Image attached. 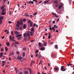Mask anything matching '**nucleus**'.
I'll return each mask as SVG.
<instances>
[{"instance_id":"obj_1","label":"nucleus","mask_w":74,"mask_h":74,"mask_svg":"<svg viewBox=\"0 0 74 74\" xmlns=\"http://www.w3.org/2000/svg\"><path fill=\"white\" fill-rule=\"evenodd\" d=\"M23 20H20V21L19 22V21H17V23L19 25H23V23L22 22V21Z\"/></svg>"},{"instance_id":"obj_2","label":"nucleus","mask_w":74,"mask_h":74,"mask_svg":"<svg viewBox=\"0 0 74 74\" xmlns=\"http://www.w3.org/2000/svg\"><path fill=\"white\" fill-rule=\"evenodd\" d=\"M6 63L5 60V61L4 60L2 61V66L4 67L5 65V64Z\"/></svg>"},{"instance_id":"obj_3","label":"nucleus","mask_w":74,"mask_h":74,"mask_svg":"<svg viewBox=\"0 0 74 74\" xmlns=\"http://www.w3.org/2000/svg\"><path fill=\"white\" fill-rule=\"evenodd\" d=\"M61 70L62 71H65L66 69L64 68V66H62L61 67Z\"/></svg>"},{"instance_id":"obj_4","label":"nucleus","mask_w":74,"mask_h":74,"mask_svg":"<svg viewBox=\"0 0 74 74\" xmlns=\"http://www.w3.org/2000/svg\"><path fill=\"white\" fill-rule=\"evenodd\" d=\"M22 59V57H20L19 56H18V57L17 58V59L19 60H21Z\"/></svg>"},{"instance_id":"obj_5","label":"nucleus","mask_w":74,"mask_h":74,"mask_svg":"<svg viewBox=\"0 0 74 74\" xmlns=\"http://www.w3.org/2000/svg\"><path fill=\"white\" fill-rule=\"evenodd\" d=\"M45 48L44 47H42L40 48V49L41 51H43L45 50Z\"/></svg>"},{"instance_id":"obj_6","label":"nucleus","mask_w":74,"mask_h":74,"mask_svg":"<svg viewBox=\"0 0 74 74\" xmlns=\"http://www.w3.org/2000/svg\"><path fill=\"white\" fill-rule=\"evenodd\" d=\"M14 33L16 35H18L19 34V32L17 31H14Z\"/></svg>"},{"instance_id":"obj_7","label":"nucleus","mask_w":74,"mask_h":74,"mask_svg":"<svg viewBox=\"0 0 74 74\" xmlns=\"http://www.w3.org/2000/svg\"><path fill=\"white\" fill-rule=\"evenodd\" d=\"M49 2V1H44V4L45 5L46 4H47Z\"/></svg>"},{"instance_id":"obj_8","label":"nucleus","mask_w":74,"mask_h":74,"mask_svg":"<svg viewBox=\"0 0 74 74\" xmlns=\"http://www.w3.org/2000/svg\"><path fill=\"white\" fill-rule=\"evenodd\" d=\"M25 16L29 17L30 16L28 15V13H25Z\"/></svg>"},{"instance_id":"obj_9","label":"nucleus","mask_w":74,"mask_h":74,"mask_svg":"<svg viewBox=\"0 0 74 74\" xmlns=\"http://www.w3.org/2000/svg\"><path fill=\"white\" fill-rule=\"evenodd\" d=\"M24 74H29V72L27 71H24Z\"/></svg>"},{"instance_id":"obj_10","label":"nucleus","mask_w":74,"mask_h":74,"mask_svg":"<svg viewBox=\"0 0 74 74\" xmlns=\"http://www.w3.org/2000/svg\"><path fill=\"white\" fill-rule=\"evenodd\" d=\"M6 45L8 47H9L10 45V43L9 42H6Z\"/></svg>"},{"instance_id":"obj_11","label":"nucleus","mask_w":74,"mask_h":74,"mask_svg":"<svg viewBox=\"0 0 74 74\" xmlns=\"http://www.w3.org/2000/svg\"><path fill=\"white\" fill-rule=\"evenodd\" d=\"M5 51L7 52L8 50V47H5Z\"/></svg>"},{"instance_id":"obj_12","label":"nucleus","mask_w":74,"mask_h":74,"mask_svg":"<svg viewBox=\"0 0 74 74\" xmlns=\"http://www.w3.org/2000/svg\"><path fill=\"white\" fill-rule=\"evenodd\" d=\"M25 52H23V57H25Z\"/></svg>"},{"instance_id":"obj_13","label":"nucleus","mask_w":74,"mask_h":74,"mask_svg":"<svg viewBox=\"0 0 74 74\" xmlns=\"http://www.w3.org/2000/svg\"><path fill=\"white\" fill-rule=\"evenodd\" d=\"M4 17L3 16H1L0 17V20H2L3 19Z\"/></svg>"},{"instance_id":"obj_14","label":"nucleus","mask_w":74,"mask_h":74,"mask_svg":"<svg viewBox=\"0 0 74 74\" xmlns=\"http://www.w3.org/2000/svg\"><path fill=\"white\" fill-rule=\"evenodd\" d=\"M73 64H70V63H68V64H67V66H71Z\"/></svg>"},{"instance_id":"obj_15","label":"nucleus","mask_w":74,"mask_h":74,"mask_svg":"<svg viewBox=\"0 0 74 74\" xmlns=\"http://www.w3.org/2000/svg\"><path fill=\"white\" fill-rule=\"evenodd\" d=\"M54 3L56 4H58V1H54Z\"/></svg>"},{"instance_id":"obj_16","label":"nucleus","mask_w":74,"mask_h":74,"mask_svg":"<svg viewBox=\"0 0 74 74\" xmlns=\"http://www.w3.org/2000/svg\"><path fill=\"white\" fill-rule=\"evenodd\" d=\"M44 46L45 47L47 45V42H44Z\"/></svg>"},{"instance_id":"obj_17","label":"nucleus","mask_w":74,"mask_h":74,"mask_svg":"<svg viewBox=\"0 0 74 74\" xmlns=\"http://www.w3.org/2000/svg\"><path fill=\"white\" fill-rule=\"evenodd\" d=\"M23 36L25 37H27V35L26 33H24L23 34Z\"/></svg>"},{"instance_id":"obj_18","label":"nucleus","mask_w":74,"mask_h":74,"mask_svg":"<svg viewBox=\"0 0 74 74\" xmlns=\"http://www.w3.org/2000/svg\"><path fill=\"white\" fill-rule=\"evenodd\" d=\"M23 28L24 29H25L26 28V25L25 24H24L23 25Z\"/></svg>"},{"instance_id":"obj_19","label":"nucleus","mask_w":74,"mask_h":74,"mask_svg":"<svg viewBox=\"0 0 74 74\" xmlns=\"http://www.w3.org/2000/svg\"><path fill=\"white\" fill-rule=\"evenodd\" d=\"M38 45L40 47H41L42 46V45L40 42H39L38 43Z\"/></svg>"},{"instance_id":"obj_20","label":"nucleus","mask_w":74,"mask_h":74,"mask_svg":"<svg viewBox=\"0 0 74 74\" xmlns=\"http://www.w3.org/2000/svg\"><path fill=\"white\" fill-rule=\"evenodd\" d=\"M31 31L32 32H34V28L32 27L31 29Z\"/></svg>"},{"instance_id":"obj_21","label":"nucleus","mask_w":74,"mask_h":74,"mask_svg":"<svg viewBox=\"0 0 74 74\" xmlns=\"http://www.w3.org/2000/svg\"><path fill=\"white\" fill-rule=\"evenodd\" d=\"M5 8V6H2V7H1V10H3V9H4V8Z\"/></svg>"},{"instance_id":"obj_22","label":"nucleus","mask_w":74,"mask_h":74,"mask_svg":"<svg viewBox=\"0 0 74 74\" xmlns=\"http://www.w3.org/2000/svg\"><path fill=\"white\" fill-rule=\"evenodd\" d=\"M5 12H2V13H1V14H2V15H5Z\"/></svg>"},{"instance_id":"obj_23","label":"nucleus","mask_w":74,"mask_h":74,"mask_svg":"<svg viewBox=\"0 0 74 74\" xmlns=\"http://www.w3.org/2000/svg\"><path fill=\"white\" fill-rule=\"evenodd\" d=\"M43 61L42 60H41L40 62L39 63V65H40V64H42Z\"/></svg>"},{"instance_id":"obj_24","label":"nucleus","mask_w":74,"mask_h":74,"mask_svg":"<svg viewBox=\"0 0 74 74\" xmlns=\"http://www.w3.org/2000/svg\"><path fill=\"white\" fill-rule=\"evenodd\" d=\"M52 29L53 30H54V32L55 31V29L54 27H52Z\"/></svg>"},{"instance_id":"obj_25","label":"nucleus","mask_w":74,"mask_h":74,"mask_svg":"<svg viewBox=\"0 0 74 74\" xmlns=\"http://www.w3.org/2000/svg\"><path fill=\"white\" fill-rule=\"evenodd\" d=\"M33 32H30V35L32 36L33 35Z\"/></svg>"},{"instance_id":"obj_26","label":"nucleus","mask_w":74,"mask_h":74,"mask_svg":"<svg viewBox=\"0 0 74 74\" xmlns=\"http://www.w3.org/2000/svg\"><path fill=\"white\" fill-rule=\"evenodd\" d=\"M14 69L16 70V73L18 71L16 67L14 68Z\"/></svg>"},{"instance_id":"obj_27","label":"nucleus","mask_w":74,"mask_h":74,"mask_svg":"<svg viewBox=\"0 0 74 74\" xmlns=\"http://www.w3.org/2000/svg\"><path fill=\"white\" fill-rule=\"evenodd\" d=\"M22 36V34H20V35H17L16 36H17V37H18L21 36Z\"/></svg>"},{"instance_id":"obj_28","label":"nucleus","mask_w":74,"mask_h":74,"mask_svg":"<svg viewBox=\"0 0 74 74\" xmlns=\"http://www.w3.org/2000/svg\"><path fill=\"white\" fill-rule=\"evenodd\" d=\"M51 34L50 33L49 34V37H48V38L49 39H50L51 38Z\"/></svg>"},{"instance_id":"obj_29","label":"nucleus","mask_w":74,"mask_h":74,"mask_svg":"<svg viewBox=\"0 0 74 74\" xmlns=\"http://www.w3.org/2000/svg\"><path fill=\"white\" fill-rule=\"evenodd\" d=\"M16 26L17 27H20V24H16Z\"/></svg>"},{"instance_id":"obj_30","label":"nucleus","mask_w":74,"mask_h":74,"mask_svg":"<svg viewBox=\"0 0 74 74\" xmlns=\"http://www.w3.org/2000/svg\"><path fill=\"white\" fill-rule=\"evenodd\" d=\"M30 26L31 27H32V26H33V23H30Z\"/></svg>"},{"instance_id":"obj_31","label":"nucleus","mask_w":74,"mask_h":74,"mask_svg":"<svg viewBox=\"0 0 74 74\" xmlns=\"http://www.w3.org/2000/svg\"><path fill=\"white\" fill-rule=\"evenodd\" d=\"M2 12H3L5 11V9H2Z\"/></svg>"},{"instance_id":"obj_32","label":"nucleus","mask_w":74,"mask_h":74,"mask_svg":"<svg viewBox=\"0 0 74 74\" xmlns=\"http://www.w3.org/2000/svg\"><path fill=\"white\" fill-rule=\"evenodd\" d=\"M27 35L28 37H29L30 36V34L28 33H27Z\"/></svg>"},{"instance_id":"obj_33","label":"nucleus","mask_w":74,"mask_h":74,"mask_svg":"<svg viewBox=\"0 0 74 74\" xmlns=\"http://www.w3.org/2000/svg\"><path fill=\"white\" fill-rule=\"evenodd\" d=\"M62 5H60L59 7V9H60V8H62Z\"/></svg>"},{"instance_id":"obj_34","label":"nucleus","mask_w":74,"mask_h":74,"mask_svg":"<svg viewBox=\"0 0 74 74\" xmlns=\"http://www.w3.org/2000/svg\"><path fill=\"white\" fill-rule=\"evenodd\" d=\"M11 34L12 36L13 35V31H12L11 32Z\"/></svg>"},{"instance_id":"obj_35","label":"nucleus","mask_w":74,"mask_h":74,"mask_svg":"<svg viewBox=\"0 0 74 74\" xmlns=\"http://www.w3.org/2000/svg\"><path fill=\"white\" fill-rule=\"evenodd\" d=\"M37 12H36V13H34L33 14V15H37Z\"/></svg>"},{"instance_id":"obj_36","label":"nucleus","mask_w":74,"mask_h":74,"mask_svg":"<svg viewBox=\"0 0 74 74\" xmlns=\"http://www.w3.org/2000/svg\"><path fill=\"white\" fill-rule=\"evenodd\" d=\"M27 70H28V71H29V72L31 71V69L30 68H29V69H27Z\"/></svg>"},{"instance_id":"obj_37","label":"nucleus","mask_w":74,"mask_h":74,"mask_svg":"<svg viewBox=\"0 0 74 74\" xmlns=\"http://www.w3.org/2000/svg\"><path fill=\"white\" fill-rule=\"evenodd\" d=\"M2 20H0V24H1L2 23Z\"/></svg>"},{"instance_id":"obj_38","label":"nucleus","mask_w":74,"mask_h":74,"mask_svg":"<svg viewBox=\"0 0 74 74\" xmlns=\"http://www.w3.org/2000/svg\"><path fill=\"white\" fill-rule=\"evenodd\" d=\"M24 51H26V48L25 47H24L23 48Z\"/></svg>"},{"instance_id":"obj_39","label":"nucleus","mask_w":74,"mask_h":74,"mask_svg":"<svg viewBox=\"0 0 74 74\" xmlns=\"http://www.w3.org/2000/svg\"><path fill=\"white\" fill-rule=\"evenodd\" d=\"M3 53L2 52V53H1V56H3Z\"/></svg>"},{"instance_id":"obj_40","label":"nucleus","mask_w":74,"mask_h":74,"mask_svg":"<svg viewBox=\"0 0 74 74\" xmlns=\"http://www.w3.org/2000/svg\"><path fill=\"white\" fill-rule=\"evenodd\" d=\"M69 3L71 4L72 2V1L71 0H69Z\"/></svg>"},{"instance_id":"obj_41","label":"nucleus","mask_w":74,"mask_h":74,"mask_svg":"<svg viewBox=\"0 0 74 74\" xmlns=\"http://www.w3.org/2000/svg\"><path fill=\"white\" fill-rule=\"evenodd\" d=\"M10 61H11L12 60V59L10 57H9V59H8Z\"/></svg>"},{"instance_id":"obj_42","label":"nucleus","mask_w":74,"mask_h":74,"mask_svg":"<svg viewBox=\"0 0 74 74\" xmlns=\"http://www.w3.org/2000/svg\"><path fill=\"white\" fill-rule=\"evenodd\" d=\"M38 50H36V51H35V53H38Z\"/></svg>"},{"instance_id":"obj_43","label":"nucleus","mask_w":74,"mask_h":74,"mask_svg":"<svg viewBox=\"0 0 74 74\" xmlns=\"http://www.w3.org/2000/svg\"><path fill=\"white\" fill-rule=\"evenodd\" d=\"M26 19H23V22H25L26 21Z\"/></svg>"},{"instance_id":"obj_44","label":"nucleus","mask_w":74,"mask_h":74,"mask_svg":"<svg viewBox=\"0 0 74 74\" xmlns=\"http://www.w3.org/2000/svg\"><path fill=\"white\" fill-rule=\"evenodd\" d=\"M58 48V46L57 45H56L55 46V49H57Z\"/></svg>"},{"instance_id":"obj_45","label":"nucleus","mask_w":74,"mask_h":74,"mask_svg":"<svg viewBox=\"0 0 74 74\" xmlns=\"http://www.w3.org/2000/svg\"><path fill=\"white\" fill-rule=\"evenodd\" d=\"M31 1L30 0L29 1V2H28V4H30L31 3Z\"/></svg>"},{"instance_id":"obj_46","label":"nucleus","mask_w":74,"mask_h":74,"mask_svg":"<svg viewBox=\"0 0 74 74\" xmlns=\"http://www.w3.org/2000/svg\"><path fill=\"white\" fill-rule=\"evenodd\" d=\"M55 69L56 71H58V69L57 68H55Z\"/></svg>"},{"instance_id":"obj_47","label":"nucleus","mask_w":74,"mask_h":74,"mask_svg":"<svg viewBox=\"0 0 74 74\" xmlns=\"http://www.w3.org/2000/svg\"><path fill=\"white\" fill-rule=\"evenodd\" d=\"M33 1L34 2L35 1V2H36V3L37 2V0H33Z\"/></svg>"},{"instance_id":"obj_48","label":"nucleus","mask_w":74,"mask_h":74,"mask_svg":"<svg viewBox=\"0 0 74 74\" xmlns=\"http://www.w3.org/2000/svg\"><path fill=\"white\" fill-rule=\"evenodd\" d=\"M10 39L11 40L12 39V36L11 35L10 36Z\"/></svg>"},{"instance_id":"obj_49","label":"nucleus","mask_w":74,"mask_h":74,"mask_svg":"<svg viewBox=\"0 0 74 74\" xmlns=\"http://www.w3.org/2000/svg\"><path fill=\"white\" fill-rule=\"evenodd\" d=\"M55 16H56V17H59V16H58V15H56V14H55Z\"/></svg>"},{"instance_id":"obj_50","label":"nucleus","mask_w":74,"mask_h":74,"mask_svg":"<svg viewBox=\"0 0 74 74\" xmlns=\"http://www.w3.org/2000/svg\"><path fill=\"white\" fill-rule=\"evenodd\" d=\"M38 56V53H36V57H37V56Z\"/></svg>"},{"instance_id":"obj_51","label":"nucleus","mask_w":74,"mask_h":74,"mask_svg":"<svg viewBox=\"0 0 74 74\" xmlns=\"http://www.w3.org/2000/svg\"><path fill=\"white\" fill-rule=\"evenodd\" d=\"M19 43L17 42H16L15 44H18Z\"/></svg>"},{"instance_id":"obj_52","label":"nucleus","mask_w":74,"mask_h":74,"mask_svg":"<svg viewBox=\"0 0 74 74\" xmlns=\"http://www.w3.org/2000/svg\"><path fill=\"white\" fill-rule=\"evenodd\" d=\"M11 54H12V55H13L14 54V52H12Z\"/></svg>"},{"instance_id":"obj_53","label":"nucleus","mask_w":74,"mask_h":74,"mask_svg":"<svg viewBox=\"0 0 74 74\" xmlns=\"http://www.w3.org/2000/svg\"><path fill=\"white\" fill-rule=\"evenodd\" d=\"M58 6V4H56L55 5V6L56 8Z\"/></svg>"},{"instance_id":"obj_54","label":"nucleus","mask_w":74,"mask_h":74,"mask_svg":"<svg viewBox=\"0 0 74 74\" xmlns=\"http://www.w3.org/2000/svg\"><path fill=\"white\" fill-rule=\"evenodd\" d=\"M31 3H32V4H33L34 3V2H33V1H31Z\"/></svg>"},{"instance_id":"obj_55","label":"nucleus","mask_w":74,"mask_h":74,"mask_svg":"<svg viewBox=\"0 0 74 74\" xmlns=\"http://www.w3.org/2000/svg\"><path fill=\"white\" fill-rule=\"evenodd\" d=\"M49 30H51V31H52V28L51 27H50V28L49 29Z\"/></svg>"},{"instance_id":"obj_56","label":"nucleus","mask_w":74,"mask_h":74,"mask_svg":"<svg viewBox=\"0 0 74 74\" xmlns=\"http://www.w3.org/2000/svg\"><path fill=\"white\" fill-rule=\"evenodd\" d=\"M33 62L34 63V61H33V60H32V64L33 63Z\"/></svg>"},{"instance_id":"obj_57","label":"nucleus","mask_w":74,"mask_h":74,"mask_svg":"<svg viewBox=\"0 0 74 74\" xmlns=\"http://www.w3.org/2000/svg\"><path fill=\"white\" fill-rule=\"evenodd\" d=\"M19 74H23L22 72H20L19 73Z\"/></svg>"},{"instance_id":"obj_58","label":"nucleus","mask_w":74,"mask_h":74,"mask_svg":"<svg viewBox=\"0 0 74 74\" xmlns=\"http://www.w3.org/2000/svg\"><path fill=\"white\" fill-rule=\"evenodd\" d=\"M3 51V48H2V49H1V51L2 52Z\"/></svg>"},{"instance_id":"obj_59","label":"nucleus","mask_w":74,"mask_h":74,"mask_svg":"<svg viewBox=\"0 0 74 74\" xmlns=\"http://www.w3.org/2000/svg\"><path fill=\"white\" fill-rule=\"evenodd\" d=\"M29 72H30V74H32V72L31 70V71H29Z\"/></svg>"},{"instance_id":"obj_60","label":"nucleus","mask_w":74,"mask_h":74,"mask_svg":"<svg viewBox=\"0 0 74 74\" xmlns=\"http://www.w3.org/2000/svg\"><path fill=\"white\" fill-rule=\"evenodd\" d=\"M2 71L3 72H4V74L5 73V70H3V71Z\"/></svg>"},{"instance_id":"obj_61","label":"nucleus","mask_w":74,"mask_h":74,"mask_svg":"<svg viewBox=\"0 0 74 74\" xmlns=\"http://www.w3.org/2000/svg\"><path fill=\"white\" fill-rule=\"evenodd\" d=\"M21 37H19L18 38V39H21Z\"/></svg>"},{"instance_id":"obj_62","label":"nucleus","mask_w":74,"mask_h":74,"mask_svg":"<svg viewBox=\"0 0 74 74\" xmlns=\"http://www.w3.org/2000/svg\"><path fill=\"white\" fill-rule=\"evenodd\" d=\"M30 16V17H32V18L33 17V15H31Z\"/></svg>"},{"instance_id":"obj_63","label":"nucleus","mask_w":74,"mask_h":74,"mask_svg":"<svg viewBox=\"0 0 74 74\" xmlns=\"http://www.w3.org/2000/svg\"><path fill=\"white\" fill-rule=\"evenodd\" d=\"M36 26V24H35V23H34V25H33V26Z\"/></svg>"},{"instance_id":"obj_64","label":"nucleus","mask_w":74,"mask_h":74,"mask_svg":"<svg viewBox=\"0 0 74 74\" xmlns=\"http://www.w3.org/2000/svg\"><path fill=\"white\" fill-rule=\"evenodd\" d=\"M8 30H5V32H8Z\"/></svg>"}]
</instances>
